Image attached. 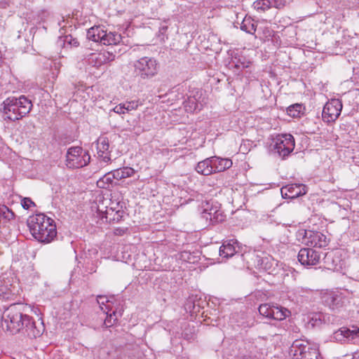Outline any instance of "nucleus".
Returning a JSON list of instances; mask_svg holds the SVG:
<instances>
[{
  "instance_id": "nucleus-1",
  "label": "nucleus",
  "mask_w": 359,
  "mask_h": 359,
  "mask_svg": "<svg viewBox=\"0 0 359 359\" xmlns=\"http://www.w3.org/2000/svg\"><path fill=\"white\" fill-rule=\"evenodd\" d=\"M27 306L22 303L10 305L3 313L2 327L12 334L22 332L28 337L35 339L40 337L45 330L43 321L37 322L25 313Z\"/></svg>"
},
{
  "instance_id": "nucleus-2",
  "label": "nucleus",
  "mask_w": 359,
  "mask_h": 359,
  "mask_svg": "<svg viewBox=\"0 0 359 359\" xmlns=\"http://www.w3.org/2000/svg\"><path fill=\"white\" fill-rule=\"evenodd\" d=\"M27 225L33 237L41 243H50L57 236L54 220L43 213L29 217Z\"/></svg>"
},
{
  "instance_id": "nucleus-3",
  "label": "nucleus",
  "mask_w": 359,
  "mask_h": 359,
  "mask_svg": "<svg viewBox=\"0 0 359 359\" xmlns=\"http://www.w3.org/2000/svg\"><path fill=\"white\" fill-rule=\"evenodd\" d=\"M32 106L31 100L24 95L18 98L8 97L1 104V111L3 112L5 120L15 121L28 114Z\"/></svg>"
},
{
  "instance_id": "nucleus-4",
  "label": "nucleus",
  "mask_w": 359,
  "mask_h": 359,
  "mask_svg": "<svg viewBox=\"0 0 359 359\" xmlns=\"http://www.w3.org/2000/svg\"><path fill=\"white\" fill-rule=\"evenodd\" d=\"M241 256L247 260V263L252 267L259 270L262 269L269 273H273L276 271L278 261L263 252H249L246 255H241Z\"/></svg>"
},
{
  "instance_id": "nucleus-5",
  "label": "nucleus",
  "mask_w": 359,
  "mask_h": 359,
  "mask_svg": "<svg viewBox=\"0 0 359 359\" xmlns=\"http://www.w3.org/2000/svg\"><path fill=\"white\" fill-rule=\"evenodd\" d=\"M90 160L88 151L81 147H72L67 151L65 165L68 168L77 169L87 165Z\"/></svg>"
},
{
  "instance_id": "nucleus-6",
  "label": "nucleus",
  "mask_w": 359,
  "mask_h": 359,
  "mask_svg": "<svg viewBox=\"0 0 359 359\" xmlns=\"http://www.w3.org/2000/svg\"><path fill=\"white\" fill-rule=\"evenodd\" d=\"M291 352L297 359H321L318 347L302 339L292 343Z\"/></svg>"
},
{
  "instance_id": "nucleus-7",
  "label": "nucleus",
  "mask_w": 359,
  "mask_h": 359,
  "mask_svg": "<svg viewBox=\"0 0 359 359\" xmlns=\"http://www.w3.org/2000/svg\"><path fill=\"white\" fill-rule=\"evenodd\" d=\"M201 217L211 224H215L223 222L226 215L220 209V205L217 202L205 201L201 205Z\"/></svg>"
},
{
  "instance_id": "nucleus-8",
  "label": "nucleus",
  "mask_w": 359,
  "mask_h": 359,
  "mask_svg": "<svg viewBox=\"0 0 359 359\" xmlns=\"http://www.w3.org/2000/svg\"><path fill=\"white\" fill-rule=\"evenodd\" d=\"M134 67L135 73L142 79H146L157 74L158 64L153 57H143L135 62Z\"/></svg>"
},
{
  "instance_id": "nucleus-9",
  "label": "nucleus",
  "mask_w": 359,
  "mask_h": 359,
  "mask_svg": "<svg viewBox=\"0 0 359 359\" xmlns=\"http://www.w3.org/2000/svg\"><path fill=\"white\" fill-rule=\"evenodd\" d=\"M97 216L102 222L107 223H118L121 221L124 217L125 212L123 210L114 207H107L104 205V201L100 203L97 208Z\"/></svg>"
},
{
  "instance_id": "nucleus-10",
  "label": "nucleus",
  "mask_w": 359,
  "mask_h": 359,
  "mask_svg": "<svg viewBox=\"0 0 359 359\" xmlns=\"http://www.w3.org/2000/svg\"><path fill=\"white\" fill-rule=\"evenodd\" d=\"M258 311L260 315L275 320H283L290 314V311L288 309L269 304H261L259 306Z\"/></svg>"
},
{
  "instance_id": "nucleus-11",
  "label": "nucleus",
  "mask_w": 359,
  "mask_h": 359,
  "mask_svg": "<svg viewBox=\"0 0 359 359\" xmlns=\"http://www.w3.org/2000/svg\"><path fill=\"white\" fill-rule=\"evenodd\" d=\"M294 148V140L292 135H282L275 142L273 145V150L278 154L282 158L287 156Z\"/></svg>"
},
{
  "instance_id": "nucleus-12",
  "label": "nucleus",
  "mask_w": 359,
  "mask_h": 359,
  "mask_svg": "<svg viewBox=\"0 0 359 359\" xmlns=\"http://www.w3.org/2000/svg\"><path fill=\"white\" fill-rule=\"evenodd\" d=\"M342 103L338 99H333L328 101L323 107L322 116L324 121L327 123L334 122L341 114Z\"/></svg>"
},
{
  "instance_id": "nucleus-13",
  "label": "nucleus",
  "mask_w": 359,
  "mask_h": 359,
  "mask_svg": "<svg viewBox=\"0 0 359 359\" xmlns=\"http://www.w3.org/2000/svg\"><path fill=\"white\" fill-rule=\"evenodd\" d=\"M298 260L304 266H311L319 263L320 253L311 248H302L298 253Z\"/></svg>"
},
{
  "instance_id": "nucleus-14",
  "label": "nucleus",
  "mask_w": 359,
  "mask_h": 359,
  "mask_svg": "<svg viewBox=\"0 0 359 359\" xmlns=\"http://www.w3.org/2000/svg\"><path fill=\"white\" fill-rule=\"evenodd\" d=\"M303 242L313 248H323L327 245L326 236L319 231H305Z\"/></svg>"
},
{
  "instance_id": "nucleus-15",
  "label": "nucleus",
  "mask_w": 359,
  "mask_h": 359,
  "mask_svg": "<svg viewBox=\"0 0 359 359\" xmlns=\"http://www.w3.org/2000/svg\"><path fill=\"white\" fill-rule=\"evenodd\" d=\"M115 60V55L109 52L103 51L92 53L86 58L88 63L93 67L99 68L101 66L108 64Z\"/></svg>"
},
{
  "instance_id": "nucleus-16",
  "label": "nucleus",
  "mask_w": 359,
  "mask_h": 359,
  "mask_svg": "<svg viewBox=\"0 0 359 359\" xmlns=\"http://www.w3.org/2000/svg\"><path fill=\"white\" fill-rule=\"evenodd\" d=\"M281 195L284 198H296L306 194V186L303 184H289L280 189Z\"/></svg>"
},
{
  "instance_id": "nucleus-17",
  "label": "nucleus",
  "mask_w": 359,
  "mask_h": 359,
  "mask_svg": "<svg viewBox=\"0 0 359 359\" xmlns=\"http://www.w3.org/2000/svg\"><path fill=\"white\" fill-rule=\"evenodd\" d=\"M241 247L235 239H231L223 243L219 248V255L222 258L228 259L239 253Z\"/></svg>"
},
{
  "instance_id": "nucleus-18",
  "label": "nucleus",
  "mask_w": 359,
  "mask_h": 359,
  "mask_svg": "<svg viewBox=\"0 0 359 359\" xmlns=\"http://www.w3.org/2000/svg\"><path fill=\"white\" fill-rule=\"evenodd\" d=\"M97 150L98 157L104 163L111 161V151H109V140L106 137H100L97 141Z\"/></svg>"
},
{
  "instance_id": "nucleus-19",
  "label": "nucleus",
  "mask_w": 359,
  "mask_h": 359,
  "mask_svg": "<svg viewBox=\"0 0 359 359\" xmlns=\"http://www.w3.org/2000/svg\"><path fill=\"white\" fill-rule=\"evenodd\" d=\"M330 316L324 313H313L308 316V324L311 327H320L323 323H330Z\"/></svg>"
},
{
  "instance_id": "nucleus-20",
  "label": "nucleus",
  "mask_w": 359,
  "mask_h": 359,
  "mask_svg": "<svg viewBox=\"0 0 359 359\" xmlns=\"http://www.w3.org/2000/svg\"><path fill=\"white\" fill-rule=\"evenodd\" d=\"M323 299L325 304L333 311L343 306L342 297L337 294H327L323 297Z\"/></svg>"
},
{
  "instance_id": "nucleus-21",
  "label": "nucleus",
  "mask_w": 359,
  "mask_h": 359,
  "mask_svg": "<svg viewBox=\"0 0 359 359\" xmlns=\"http://www.w3.org/2000/svg\"><path fill=\"white\" fill-rule=\"evenodd\" d=\"M195 170L198 173L203 175H210L214 173L212 156L198 162Z\"/></svg>"
},
{
  "instance_id": "nucleus-22",
  "label": "nucleus",
  "mask_w": 359,
  "mask_h": 359,
  "mask_svg": "<svg viewBox=\"0 0 359 359\" xmlns=\"http://www.w3.org/2000/svg\"><path fill=\"white\" fill-rule=\"evenodd\" d=\"M198 95V92L193 96H189L184 102V107L187 112L192 113L196 110H201L203 104L201 101L198 100L196 96Z\"/></svg>"
},
{
  "instance_id": "nucleus-23",
  "label": "nucleus",
  "mask_w": 359,
  "mask_h": 359,
  "mask_svg": "<svg viewBox=\"0 0 359 359\" xmlns=\"http://www.w3.org/2000/svg\"><path fill=\"white\" fill-rule=\"evenodd\" d=\"M214 173L223 172L232 166V161L229 158H222L217 156H212Z\"/></svg>"
},
{
  "instance_id": "nucleus-24",
  "label": "nucleus",
  "mask_w": 359,
  "mask_h": 359,
  "mask_svg": "<svg viewBox=\"0 0 359 359\" xmlns=\"http://www.w3.org/2000/svg\"><path fill=\"white\" fill-rule=\"evenodd\" d=\"M104 36H105L104 30L100 26L93 27L87 32V39L94 42H100L102 43Z\"/></svg>"
},
{
  "instance_id": "nucleus-25",
  "label": "nucleus",
  "mask_w": 359,
  "mask_h": 359,
  "mask_svg": "<svg viewBox=\"0 0 359 359\" xmlns=\"http://www.w3.org/2000/svg\"><path fill=\"white\" fill-rule=\"evenodd\" d=\"M334 334V337L337 340H341L340 337L344 338L351 337L352 339H354L355 337H359V328L355 327L351 330L349 329L342 327L335 332Z\"/></svg>"
},
{
  "instance_id": "nucleus-26",
  "label": "nucleus",
  "mask_w": 359,
  "mask_h": 359,
  "mask_svg": "<svg viewBox=\"0 0 359 359\" xmlns=\"http://www.w3.org/2000/svg\"><path fill=\"white\" fill-rule=\"evenodd\" d=\"M257 22L252 18L245 16L241 24V29L246 33L254 34L256 32Z\"/></svg>"
},
{
  "instance_id": "nucleus-27",
  "label": "nucleus",
  "mask_w": 359,
  "mask_h": 359,
  "mask_svg": "<svg viewBox=\"0 0 359 359\" xmlns=\"http://www.w3.org/2000/svg\"><path fill=\"white\" fill-rule=\"evenodd\" d=\"M114 177L117 180H121L125 178L131 177L135 175L136 171L130 167H123L113 170Z\"/></svg>"
},
{
  "instance_id": "nucleus-28",
  "label": "nucleus",
  "mask_w": 359,
  "mask_h": 359,
  "mask_svg": "<svg viewBox=\"0 0 359 359\" xmlns=\"http://www.w3.org/2000/svg\"><path fill=\"white\" fill-rule=\"evenodd\" d=\"M104 34L105 36H104L102 41V43L104 45H116L121 41V36L119 34L115 32L107 33L104 30Z\"/></svg>"
},
{
  "instance_id": "nucleus-29",
  "label": "nucleus",
  "mask_w": 359,
  "mask_h": 359,
  "mask_svg": "<svg viewBox=\"0 0 359 359\" xmlns=\"http://www.w3.org/2000/svg\"><path fill=\"white\" fill-rule=\"evenodd\" d=\"M114 177V172L111 171L108 173L105 174L102 177H101L97 182V185L98 187L101 189H107L109 188L110 185L112 184L114 180H116Z\"/></svg>"
},
{
  "instance_id": "nucleus-30",
  "label": "nucleus",
  "mask_w": 359,
  "mask_h": 359,
  "mask_svg": "<svg viewBox=\"0 0 359 359\" xmlns=\"http://www.w3.org/2000/svg\"><path fill=\"white\" fill-rule=\"evenodd\" d=\"M253 7L259 12H265L273 6L270 0H257L253 3Z\"/></svg>"
},
{
  "instance_id": "nucleus-31",
  "label": "nucleus",
  "mask_w": 359,
  "mask_h": 359,
  "mask_svg": "<svg viewBox=\"0 0 359 359\" xmlns=\"http://www.w3.org/2000/svg\"><path fill=\"white\" fill-rule=\"evenodd\" d=\"M250 64V62L246 61L245 58H243V60H241V59L237 60L236 58H235V60H233L232 62L230 63V65L238 70H243L248 67Z\"/></svg>"
},
{
  "instance_id": "nucleus-32",
  "label": "nucleus",
  "mask_w": 359,
  "mask_h": 359,
  "mask_svg": "<svg viewBox=\"0 0 359 359\" xmlns=\"http://www.w3.org/2000/svg\"><path fill=\"white\" fill-rule=\"evenodd\" d=\"M302 109V105L299 104H295L290 106L287 109V113L290 116L299 117L300 116Z\"/></svg>"
},
{
  "instance_id": "nucleus-33",
  "label": "nucleus",
  "mask_w": 359,
  "mask_h": 359,
  "mask_svg": "<svg viewBox=\"0 0 359 359\" xmlns=\"http://www.w3.org/2000/svg\"><path fill=\"white\" fill-rule=\"evenodd\" d=\"M14 213L6 205H0V217L6 221H11L14 218Z\"/></svg>"
},
{
  "instance_id": "nucleus-34",
  "label": "nucleus",
  "mask_w": 359,
  "mask_h": 359,
  "mask_svg": "<svg viewBox=\"0 0 359 359\" xmlns=\"http://www.w3.org/2000/svg\"><path fill=\"white\" fill-rule=\"evenodd\" d=\"M168 26L167 25V21H164L160 26L158 37L159 38L161 41H165V39H168L167 31Z\"/></svg>"
},
{
  "instance_id": "nucleus-35",
  "label": "nucleus",
  "mask_w": 359,
  "mask_h": 359,
  "mask_svg": "<svg viewBox=\"0 0 359 359\" xmlns=\"http://www.w3.org/2000/svg\"><path fill=\"white\" fill-rule=\"evenodd\" d=\"M123 104H124L126 111L129 112L130 111L137 109L140 102L137 100H133L130 102H125Z\"/></svg>"
},
{
  "instance_id": "nucleus-36",
  "label": "nucleus",
  "mask_w": 359,
  "mask_h": 359,
  "mask_svg": "<svg viewBox=\"0 0 359 359\" xmlns=\"http://www.w3.org/2000/svg\"><path fill=\"white\" fill-rule=\"evenodd\" d=\"M64 43L74 47H77L79 45V42L77 39L74 38L72 35L65 36L64 39Z\"/></svg>"
},
{
  "instance_id": "nucleus-37",
  "label": "nucleus",
  "mask_w": 359,
  "mask_h": 359,
  "mask_svg": "<svg viewBox=\"0 0 359 359\" xmlns=\"http://www.w3.org/2000/svg\"><path fill=\"white\" fill-rule=\"evenodd\" d=\"M116 316V313L114 311L111 314L107 316V318H105L104 322V324L105 325L106 327H109L114 325L116 319H113V316Z\"/></svg>"
},
{
  "instance_id": "nucleus-38",
  "label": "nucleus",
  "mask_w": 359,
  "mask_h": 359,
  "mask_svg": "<svg viewBox=\"0 0 359 359\" xmlns=\"http://www.w3.org/2000/svg\"><path fill=\"white\" fill-rule=\"evenodd\" d=\"M21 203L22 208L25 210H28L32 205H35L34 203L29 198H24Z\"/></svg>"
},
{
  "instance_id": "nucleus-39",
  "label": "nucleus",
  "mask_w": 359,
  "mask_h": 359,
  "mask_svg": "<svg viewBox=\"0 0 359 359\" xmlns=\"http://www.w3.org/2000/svg\"><path fill=\"white\" fill-rule=\"evenodd\" d=\"M273 6L276 8H283L285 6V0H270Z\"/></svg>"
},
{
  "instance_id": "nucleus-40",
  "label": "nucleus",
  "mask_w": 359,
  "mask_h": 359,
  "mask_svg": "<svg viewBox=\"0 0 359 359\" xmlns=\"http://www.w3.org/2000/svg\"><path fill=\"white\" fill-rule=\"evenodd\" d=\"M113 111L115 113L118 114H125L126 112V109H125V107H124V104L123 103H121V104L116 105L113 109Z\"/></svg>"
},
{
  "instance_id": "nucleus-41",
  "label": "nucleus",
  "mask_w": 359,
  "mask_h": 359,
  "mask_svg": "<svg viewBox=\"0 0 359 359\" xmlns=\"http://www.w3.org/2000/svg\"><path fill=\"white\" fill-rule=\"evenodd\" d=\"M127 231L128 228L118 227L114 229V233L116 236H123L126 233Z\"/></svg>"
},
{
  "instance_id": "nucleus-42",
  "label": "nucleus",
  "mask_w": 359,
  "mask_h": 359,
  "mask_svg": "<svg viewBox=\"0 0 359 359\" xmlns=\"http://www.w3.org/2000/svg\"><path fill=\"white\" fill-rule=\"evenodd\" d=\"M4 287H0V299L8 298V294L4 292Z\"/></svg>"
},
{
  "instance_id": "nucleus-43",
  "label": "nucleus",
  "mask_w": 359,
  "mask_h": 359,
  "mask_svg": "<svg viewBox=\"0 0 359 359\" xmlns=\"http://www.w3.org/2000/svg\"><path fill=\"white\" fill-rule=\"evenodd\" d=\"M236 359H253V358L250 355H243V356L236 357Z\"/></svg>"
},
{
  "instance_id": "nucleus-44",
  "label": "nucleus",
  "mask_w": 359,
  "mask_h": 359,
  "mask_svg": "<svg viewBox=\"0 0 359 359\" xmlns=\"http://www.w3.org/2000/svg\"><path fill=\"white\" fill-rule=\"evenodd\" d=\"M104 299V297H102V296H99V297H97V302H98V304H104V300H103Z\"/></svg>"
},
{
  "instance_id": "nucleus-45",
  "label": "nucleus",
  "mask_w": 359,
  "mask_h": 359,
  "mask_svg": "<svg viewBox=\"0 0 359 359\" xmlns=\"http://www.w3.org/2000/svg\"><path fill=\"white\" fill-rule=\"evenodd\" d=\"M353 359H359V352H357L354 354Z\"/></svg>"
},
{
  "instance_id": "nucleus-46",
  "label": "nucleus",
  "mask_w": 359,
  "mask_h": 359,
  "mask_svg": "<svg viewBox=\"0 0 359 359\" xmlns=\"http://www.w3.org/2000/svg\"><path fill=\"white\" fill-rule=\"evenodd\" d=\"M330 257V256L329 255V256L327 257V259H329Z\"/></svg>"
}]
</instances>
